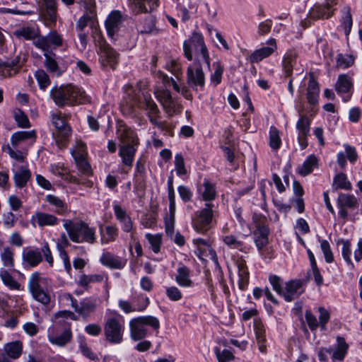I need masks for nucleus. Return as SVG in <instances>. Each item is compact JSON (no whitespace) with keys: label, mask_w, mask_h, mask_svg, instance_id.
Listing matches in <instances>:
<instances>
[{"label":"nucleus","mask_w":362,"mask_h":362,"mask_svg":"<svg viewBox=\"0 0 362 362\" xmlns=\"http://www.w3.org/2000/svg\"><path fill=\"white\" fill-rule=\"evenodd\" d=\"M49 97L59 107L87 104L91 100L82 88L71 84L53 86Z\"/></svg>","instance_id":"nucleus-1"},{"label":"nucleus","mask_w":362,"mask_h":362,"mask_svg":"<svg viewBox=\"0 0 362 362\" xmlns=\"http://www.w3.org/2000/svg\"><path fill=\"white\" fill-rule=\"evenodd\" d=\"M117 134L120 142L119 147V156L122 163L131 168L136 152L139 145V139L137 134L123 123L118 125Z\"/></svg>","instance_id":"nucleus-2"},{"label":"nucleus","mask_w":362,"mask_h":362,"mask_svg":"<svg viewBox=\"0 0 362 362\" xmlns=\"http://www.w3.org/2000/svg\"><path fill=\"white\" fill-rule=\"evenodd\" d=\"M64 227L70 239L74 243L94 244L96 242L95 229L83 221L73 222L65 220Z\"/></svg>","instance_id":"nucleus-3"},{"label":"nucleus","mask_w":362,"mask_h":362,"mask_svg":"<svg viewBox=\"0 0 362 362\" xmlns=\"http://www.w3.org/2000/svg\"><path fill=\"white\" fill-rule=\"evenodd\" d=\"M194 54L199 55L201 60L210 67V57L208 49L205 45L203 35L194 32L192 36L183 43V51L185 57L189 60H192V50Z\"/></svg>","instance_id":"nucleus-4"},{"label":"nucleus","mask_w":362,"mask_h":362,"mask_svg":"<svg viewBox=\"0 0 362 362\" xmlns=\"http://www.w3.org/2000/svg\"><path fill=\"white\" fill-rule=\"evenodd\" d=\"M124 323L123 317L117 312L106 316L104 324L105 339L111 344H118L123 341Z\"/></svg>","instance_id":"nucleus-5"},{"label":"nucleus","mask_w":362,"mask_h":362,"mask_svg":"<svg viewBox=\"0 0 362 362\" xmlns=\"http://www.w3.org/2000/svg\"><path fill=\"white\" fill-rule=\"evenodd\" d=\"M146 326L157 330L160 327V322L157 317L151 315L140 316L132 319L129 321L132 339L138 341L145 338L148 333Z\"/></svg>","instance_id":"nucleus-6"},{"label":"nucleus","mask_w":362,"mask_h":362,"mask_svg":"<svg viewBox=\"0 0 362 362\" xmlns=\"http://www.w3.org/2000/svg\"><path fill=\"white\" fill-rule=\"evenodd\" d=\"M47 338L52 344L65 346L73 338L70 323L66 324L64 320H59L48 329Z\"/></svg>","instance_id":"nucleus-7"},{"label":"nucleus","mask_w":362,"mask_h":362,"mask_svg":"<svg viewBox=\"0 0 362 362\" xmlns=\"http://www.w3.org/2000/svg\"><path fill=\"white\" fill-rule=\"evenodd\" d=\"M202 62L199 55H196L194 62L187 69V83L193 90H202L205 86V74L202 69Z\"/></svg>","instance_id":"nucleus-8"},{"label":"nucleus","mask_w":362,"mask_h":362,"mask_svg":"<svg viewBox=\"0 0 362 362\" xmlns=\"http://www.w3.org/2000/svg\"><path fill=\"white\" fill-rule=\"evenodd\" d=\"M213 207L214 204L206 203L204 208L194 214L192 225L197 233H204L209 230L214 216Z\"/></svg>","instance_id":"nucleus-9"},{"label":"nucleus","mask_w":362,"mask_h":362,"mask_svg":"<svg viewBox=\"0 0 362 362\" xmlns=\"http://www.w3.org/2000/svg\"><path fill=\"white\" fill-rule=\"evenodd\" d=\"M320 85L315 79L313 73L309 74V81L306 88V100L310 106L308 113L314 116L317 112V107L319 103Z\"/></svg>","instance_id":"nucleus-10"},{"label":"nucleus","mask_w":362,"mask_h":362,"mask_svg":"<svg viewBox=\"0 0 362 362\" xmlns=\"http://www.w3.org/2000/svg\"><path fill=\"white\" fill-rule=\"evenodd\" d=\"M99 62L103 69H116L119 62V54L109 45L101 43L99 47Z\"/></svg>","instance_id":"nucleus-11"},{"label":"nucleus","mask_w":362,"mask_h":362,"mask_svg":"<svg viewBox=\"0 0 362 362\" xmlns=\"http://www.w3.org/2000/svg\"><path fill=\"white\" fill-rule=\"evenodd\" d=\"M63 298L66 300H70L71 307L85 319L89 317L96 309V302L92 298H84L78 305L77 300L70 293H64Z\"/></svg>","instance_id":"nucleus-12"},{"label":"nucleus","mask_w":362,"mask_h":362,"mask_svg":"<svg viewBox=\"0 0 362 362\" xmlns=\"http://www.w3.org/2000/svg\"><path fill=\"white\" fill-rule=\"evenodd\" d=\"M52 123L57 129L56 142L59 146H64L66 140L71 134V128L66 123L65 119L62 116V113H52L51 115Z\"/></svg>","instance_id":"nucleus-13"},{"label":"nucleus","mask_w":362,"mask_h":362,"mask_svg":"<svg viewBox=\"0 0 362 362\" xmlns=\"http://www.w3.org/2000/svg\"><path fill=\"white\" fill-rule=\"evenodd\" d=\"M40 274L38 272L33 273L28 281V288L33 297L43 305H47L50 302L49 295L45 291L40 284Z\"/></svg>","instance_id":"nucleus-14"},{"label":"nucleus","mask_w":362,"mask_h":362,"mask_svg":"<svg viewBox=\"0 0 362 362\" xmlns=\"http://www.w3.org/2000/svg\"><path fill=\"white\" fill-rule=\"evenodd\" d=\"M144 109L150 122L154 126L163 129V123L158 121L160 117V112L150 95H144Z\"/></svg>","instance_id":"nucleus-15"},{"label":"nucleus","mask_w":362,"mask_h":362,"mask_svg":"<svg viewBox=\"0 0 362 362\" xmlns=\"http://www.w3.org/2000/svg\"><path fill=\"white\" fill-rule=\"evenodd\" d=\"M337 4V0H325L322 4H315L309 12V16L314 20L328 18L333 15V6Z\"/></svg>","instance_id":"nucleus-16"},{"label":"nucleus","mask_w":362,"mask_h":362,"mask_svg":"<svg viewBox=\"0 0 362 362\" xmlns=\"http://www.w3.org/2000/svg\"><path fill=\"white\" fill-rule=\"evenodd\" d=\"M335 90L341 95L344 102H348L351 98L354 83L351 77L346 74H340L335 83Z\"/></svg>","instance_id":"nucleus-17"},{"label":"nucleus","mask_w":362,"mask_h":362,"mask_svg":"<svg viewBox=\"0 0 362 362\" xmlns=\"http://www.w3.org/2000/svg\"><path fill=\"white\" fill-rule=\"evenodd\" d=\"M305 284L304 279H293L286 282L282 296L284 300L291 302L299 298L305 291Z\"/></svg>","instance_id":"nucleus-18"},{"label":"nucleus","mask_w":362,"mask_h":362,"mask_svg":"<svg viewBox=\"0 0 362 362\" xmlns=\"http://www.w3.org/2000/svg\"><path fill=\"white\" fill-rule=\"evenodd\" d=\"M62 35L56 30H52L47 35L40 36L34 40L33 44L36 47L49 52L48 49L51 46L59 47L62 45Z\"/></svg>","instance_id":"nucleus-19"},{"label":"nucleus","mask_w":362,"mask_h":362,"mask_svg":"<svg viewBox=\"0 0 362 362\" xmlns=\"http://www.w3.org/2000/svg\"><path fill=\"white\" fill-rule=\"evenodd\" d=\"M267 47H263L254 51L250 56L251 63H258L265 58L271 56L276 49L277 45L274 38H270L267 41Z\"/></svg>","instance_id":"nucleus-20"},{"label":"nucleus","mask_w":362,"mask_h":362,"mask_svg":"<svg viewBox=\"0 0 362 362\" xmlns=\"http://www.w3.org/2000/svg\"><path fill=\"white\" fill-rule=\"evenodd\" d=\"M100 262L112 269H122L125 267L127 260L110 252L104 251L100 258Z\"/></svg>","instance_id":"nucleus-21"},{"label":"nucleus","mask_w":362,"mask_h":362,"mask_svg":"<svg viewBox=\"0 0 362 362\" xmlns=\"http://www.w3.org/2000/svg\"><path fill=\"white\" fill-rule=\"evenodd\" d=\"M58 218L53 214L45 212L37 211L30 218L32 226L35 228L37 225L40 228L53 226L58 223Z\"/></svg>","instance_id":"nucleus-22"},{"label":"nucleus","mask_w":362,"mask_h":362,"mask_svg":"<svg viewBox=\"0 0 362 362\" xmlns=\"http://www.w3.org/2000/svg\"><path fill=\"white\" fill-rule=\"evenodd\" d=\"M298 54L294 49H288L283 57L281 66L285 77H291L293 69L296 64Z\"/></svg>","instance_id":"nucleus-23"},{"label":"nucleus","mask_w":362,"mask_h":362,"mask_svg":"<svg viewBox=\"0 0 362 362\" xmlns=\"http://www.w3.org/2000/svg\"><path fill=\"white\" fill-rule=\"evenodd\" d=\"M13 180L16 187H25L31 178V172L27 165L18 166L16 169H12Z\"/></svg>","instance_id":"nucleus-24"},{"label":"nucleus","mask_w":362,"mask_h":362,"mask_svg":"<svg viewBox=\"0 0 362 362\" xmlns=\"http://www.w3.org/2000/svg\"><path fill=\"white\" fill-rule=\"evenodd\" d=\"M135 14L151 12L158 6V0H129Z\"/></svg>","instance_id":"nucleus-25"},{"label":"nucleus","mask_w":362,"mask_h":362,"mask_svg":"<svg viewBox=\"0 0 362 362\" xmlns=\"http://www.w3.org/2000/svg\"><path fill=\"white\" fill-rule=\"evenodd\" d=\"M235 264L238 268V288L244 291L248 286L250 278L246 262L243 258H239L237 259Z\"/></svg>","instance_id":"nucleus-26"},{"label":"nucleus","mask_w":362,"mask_h":362,"mask_svg":"<svg viewBox=\"0 0 362 362\" xmlns=\"http://www.w3.org/2000/svg\"><path fill=\"white\" fill-rule=\"evenodd\" d=\"M105 278V282H107L108 277L107 276H105L102 274H81L76 283L78 286L83 288L85 290H88L90 288V284L92 283L102 282L104 281Z\"/></svg>","instance_id":"nucleus-27"},{"label":"nucleus","mask_w":362,"mask_h":362,"mask_svg":"<svg viewBox=\"0 0 362 362\" xmlns=\"http://www.w3.org/2000/svg\"><path fill=\"white\" fill-rule=\"evenodd\" d=\"M23 261L30 267H36L42 261V256L38 248H25L23 251Z\"/></svg>","instance_id":"nucleus-28"},{"label":"nucleus","mask_w":362,"mask_h":362,"mask_svg":"<svg viewBox=\"0 0 362 362\" xmlns=\"http://www.w3.org/2000/svg\"><path fill=\"white\" fill-rule=\"evenodd\" d=\"M197 190L204 201L210 202L216 197V186L208 179L204 180L203 183L198 186Z\"/></svg>","instance_id":"nucleus-29"},{"label":"nucleus","mask_w":362,"mask_h":362,"mask_svg":"<svg viewBox=\"0 0 362 362\" xmlns=\"http://www.w3.org/2000/svg\"><path fill=\"white\" fill-rule=\"evenodd\" d=\"M121 14L119 11H112L105 21L107 33L110 37H113L119 30L121 24Z\"/></svg>","instance_id":"nucleus-30"},{"label":"nucleus","mask_w":362,"mask_h":362,"mask_svg":"<svg viewBox=\"0 0 362 362\" xmlns=\"http://www.w3.org/2000/svg\"><path fill=\"white\" fill-rule=\"evenodd\" d=\"M175 280L182 288H190L194 285V282L190 279V270L184 265L177 268Z\"/></svg>","instance_id":"nucleus-31"},{"label":"nucleus","mask_w":362,"mask_h":362,"mask_svg":"<svg viewBox=\"0 0 362 362\" xmlns=\"http://www.w3.org/2000/svg\"><path fill=\"white\" fill-rule=\"evenodd\" d=\"M45 201L52 206L51 210L59 215H64L68 211L66 202L54 194H47Z\"/></svg>","instance_id":"nucleus-32"},{"label":"nucleus","mask_w":362,"mask_h":362,"mask_svg":"<svg viewBox=\"0 0 362 362\" xmlns=\"http://www.w3.org/2000/svg\"><path fill=\"white\" fill-rule=\"evenodd\" d=\"M137 30L141 34H157L155 18L149 15L141 21L136 25Z\"/></svg>","instance_id":"nucleus-33"},{"label":"nucleus","mask_w":362,"mask_h":362,"mask_svg":"<svg viewBox=\"0 0 362 362\" xmlns=\"http://www.w3.org/2000/svg\"><path fill=\"white\" fill-rule=\"evenodd\" d=\"M36 134L34 130L32 131H19L13 133L11 136V144L13 148L18 146L26 140L32 139L35 141Z\"/></svg>","instance_id":"nucleus-34"},{"label":"nucleus","mask_w":362,"mask_h":362,"mask_svg":"<svg viewBox=\"0 0 362 362\" xmlns=\"http://www.w3.org/2000/svg\"><path fill=\"white\" fill-rule=\"evenodd\" d=\"M222 240L224 244L230 249H236L244 253H247L250 250V247L248 245L238 240L237 237L233 235H224L222 237Z\"/></svg>","instance_id":"nucleus-35"},{"label":"nucleus","mask_w":362,"mask_h":362,"mask_svg":"<svg viewBox=\"0 0 362 362\" xmlns=\"http://www.w3.org/2000/svg\"><path fill=\"white\" fill-rule=\"evenodd\" d=\"M349 344L346 342L345 339L338 336L337 337V345L335 350H332V358L337 361H343L347 354Z\"/></svg>","instance_id":"nucleus-36"},{"label":"nucleus","mask_w":362,"mask_h":362,"mask_svg":"<svg viewBox=\"0 0 362 362\" xmlns=\"http://www.w3.org/2000/svg\"><path fill=\"white\" fill-rule=\"evenodd\" d=\"M358 199L353 194H340L337 199V206L339 207L349 208L356 209L358 207Z\"/></svg>","instance_id":"nucleus-37"},{"label":"nucleus","mask_w":362,"mask_h":362,"mask_svg":"<svg viewBox=\"0 0 362 362\" xmlns=\"http://www.w3.org/2000/svg\"><path fill=\"white\" fill-rule=\"evenodd\" d=\"M317 158L314 154L310 155L303 163L298 168V174L304 177L308 175L317 165Z\"/></svg>","instance_id":"nucleus-38"},{"label":"nucleus","mask_w":362,"mask_h":362,"mask_svg":"<svg viewBox=\"0 0 362 362\" xmlns=\"http://www.w3.org/2000/svg\"><path fill=\"white\" fill-rule=\"evenodd\" d=\"M269 228H262L261 230H255L254 231L255 236V245L257 247L259 252L262 253V249L268 244L269 243Z\"/></svg>","instance_id":"nucleus-39"},{"label":"nucleus","mask_w":362,"mask_h":362,"mask_svg":"<svg viewBox=\"0 0 362 362\" xmlns=\"http://www.w3.org/2000/svg\"><path fill=\"white\" fill-rule=\"evenodd\" d=\"M23 350V344L19 341L8 343L4 346L6 356L9 358L16 359L20 357Z\"/></svg>","instance_id":"nucleus-40"},{"label":"nucleus","mask_w":362,"mask_h":362,"mask_svg":"<svg viewBox=\"0 0 362 362\" xmlns=\"http://www.w3.org/2000/svg\"><path fill=\"white\" fill-rule=\"evenodd\" d=\"M44 56L45 57L44 64L47 71L58 76L60 75L61 71L55 58L56 55L52 52H45Z\"/></svg>","instance_id":"nucleus-41"},{"label":"nucleus","mask_w":362,"mask_h":362,"mask_svg":"<svg viewBox=\"0 0 362 362\" xmlns=\"http://www.w3.org/2000/svg\"><path fill=\"white\" fill-rule=\"evenodd\" d=\"M0 277L3 283L11 290H18L21 284L14 279L11 274L4 269L0 271Z\"/></svg>","instance_id":"nucleus-42"},{"label":"nucleus","mask_w":362,"mask_h":362,"mask_svg":"<svg viewBox=\"0 0 362 362\" xmlns=\"http://www.w3.org/2000/svg\"><path fill=\"white\" fill-rule=\"evenodd\" d=\"M144 305L143 306H139L138 308L134 307L130 302L124 300H120L118 305L119 308L123 310L125 313H130L135 311H143L148 305L149 299L148 298H144Z\"/></svg>","instance_id":"nucleus-43"},{"label":"nucleus","mask_w":362,"mask_h":362,"mask_svg":"<svg viewBox=\"0 0 362 362\" xmlns=\"http://www.w3.org/2000/svg\"><path fill=\"white\" fill-rule=\"evenodd\" d=\"M79 349L85 357L92 361H98V358L95 354L88 347L86 339L83 336L78 337Z\"/></svg>","instance_id":"nucleus-44"},{"label":"nucleus","mask_w":362,"mask_h":362,"mask_svg":"<svg viewBox=\"0 0 362 362\" xmlns=\"http://www.w3.org/2000/svg\"><path fill=\"white\" fill-rule=\"evenodd\" d=\"M0 256L4 267L10 269L14 267V252L12 248L4 247Z\"/></svg>","instance_id":"nucleus-45"},{"label":"nucleus","mask_w":362,"mask_h":362,"mask_svg":"<svg viewBox=\"0 0 362 362\" xmlns=\"http://www.w3.org/2000/svg\"><path fill=\"white\" fill-rule=\"evenodd\" d=\"M337 245H341V255L345 260V262L351 265L352 267L354 264L351 262V243L348 240L341 239L337 242Z\"/></svg>","instance_id":"nucleus-46"},{"label":"nucleus","mask_w":362,"mask_h":362,"mask_svg":"<svg viewBox=\"0 0 362 362\" xmlns=\"http://www.w3.org/2000/svg\"><path fill=\"white\" fill-rule=\"evenodd\" d=\"M343 13L344 14L341 20V25L344 29V34L346 35H349L353 24L349 8H344Z\"/></svg>","instance_id":"nucleus-47"},{"label":"nucleus","mask_w":362,"mask_h":362,"mask_svg":"<svg viewBox=\"0 0 362 362\" xmlns=\"http://www.w3.org/2000/svg\"><path fill=\"white\" fill-rule=\"evenodd\" d=\"M13 34L18 38H23L27 40L35 39L37 36L35 29L30 27L20 28L16 30Z\"/></svg>","instance_id":"nucleus-48"},{"label":"nucleus","mask_w":362,"mask_h":362,"mask_svg":"<svg viewBox=\"0 0 362 362\" xmlns=\"http://www.w3.org/2000/svg\"><path fill=\"white\" fill-rule=\"evenodd\" d=\"M296 129L298 134L309 135L310 129V120L305 115H300L296 123Z\"/></svg>","instance_id":"nucleus-49"},{"label":"nucleus","mask_w":362,"mask_h":362,"mask_svg":"<svg viewBox=\"0 0 362 362\" xmlns=\"http://www.w3.org/2000/svg\"><path fill=\"white\" fill-rule=\"evenodd\" d=\"M175 215V211H169V213L164 218L165 233L171 238L174 234Z\"/></svg>","instance_id":"nucleus-50"},{"label":"nucleus","mask_w":362,"mask_h":362,"mask_svg":"<svg viewBox=\"0 0 362 362\" xmlns=\"http://www.w3.org/2000/svg\"><path fill=\"white\" fill-rule=\"evenodd\" d=\"M214 71L211 74L210 80L215 86L221 83L222 76L224 71V67L220 62H216L213 64Z\"/></svg>","instance_id":"nucleus-51"},{"label":"nucleus","mask_w":362,"mask_h":362,"mask_svg":"<svg viewBox=\"0 0 362 362\" xmlns=\"http://www.w3.org/2000/svg\"><path fill=\"white\" fill-rule=\"evenodd\" d=\"M57 6H45V25L52 27L55 25L57 18Z\"/></svg>","instance_id":"nucleus-52"},{"label":"nucleus","mask_w":362,"mask_h":362,"mask_svg":"<svg viewBox=\"0 0 362 362\" xmlns=\"http://www.w3.org/2000/svg\"><path fill=\"white\" fill-rule=\"evenodd\" d=\"M337 67L339 69H346L354 63V58L352 55L339 54L336 59Z\"/></svg>","instance_id":"nucleus-53"},{"label":"nucleus","mask_w":362,"mask_h":362,"mask_svg":"<svg viewBox=\"0 0 362 362\" xmlns=\"http://www.w3.org/2000/svg\"><path fill=\"white\" fill-rule=\"evenodd\" d=\"M72 154L74 157L78 170L83 174L89 175L90 173V166L88 161L85 159L83 155H75L74 153H72Z\"/></svg>","instance_id":"nucleus-54"},{"label":"nucleus","mask_w":362,"mask_h":362,"mask_svg":"<svg viewBox=\"0 0 362 362\" xmlns=\"http://www.w3.org/2000/svg\"><path fill=\"white\" fill-rule=\"evenodd\" d=\"M35 77L41 90H45L51 83L47 74L42 69H39L35 73Z\"/></svg>","instance_id":"nucleus-55"},{"label":"nucleus","mask_w":362,"mask_h":362,"mask_svg":"<svg viewBox=\"0 0 362 362\" xmlns=\"http://www.w3.org/2000/svg\"><path fill=\"white\" fill-rule=\"evenodd\" d=\"M105 231L107 236L103 235L101 237V244H108L110 242H113L116 240L118 236V229L115 226H107L105 227Z\"/></svg>","instance_id":"nucleus-56"},{"label":"nucleus","mask_w":362,"mask_h":362,"mask_svg":"<svg viewBox=\"0 0 362 362\" xmlns=\"http://www.w3.org/2000/svg\"><path fill=\"white\" fill-rule=\"evenodd\" d=\"M281 144L279 130L271 127L269 130V146L273 150H278Z\"/></svg>","instance_id":"nucleus-57"},{"label":"nucleus","mask_w":362,"mask_h":362,"mask_svg":"<svg viewBox=\"0 0 362 362\" xmlns=\"http://www.w3.org/2000/svg\"><path fill=\"white\" fill-rule=\"evenodd\" d=\"M146 238L151 245V247L153 252L158 253L160 250L162 243V236L160 234L152 235L151 233L146 234Z\"/></svg>","instance_id":"nucleus-58"},{"label":"nucleus","mask_w":362,"mask_h":362,"mask_svg":"<svg viewBox=\"0 0 362 362\" xmlns=\"http://www.w3.org/2000/svg\"><path fill=\"white\" fill-rule=\"evenodd\" d=\"M14 119L21 128H28L30 126L28 116L21 110L14 112Z\"/></svg>","instance_id":"nucleus-59"},{"label":"nucleus","mask_w":362,"mask_h":362,"mask_svg":"<svg viewBox=\"0 0 362 362\" xmlns=\"http://www.w3.org/2000/svg\"><path fill=\"white\" fill-rule=\"evenodd\" d=\"M57 249L59 252V255L60 258L62 259L64 269L68 274H70L71 271V265L69 261V255L66 251L64 250V246L62 244H57Z\"/></svg>","instance_id":"nucleus-60"},{"label":"nucleus","mask_w":362,"mask_h":362,"mask_svg":"<svg viewBox=\"0 0 362 362\" xmlns=\"http://www.w3.org/2000/svg\"><path fill=\"white\" fill-rule=\"evenodd\" d=\"M334 184L340 189H350L351 188V185L347 180L346 175L342 173L335 175L334 177Z\"/></svg>","instance_id":"nucleus-61"},{"label":"nucleus","mask_w":362,"mask_h":362,"mask_svg":"<svg viewBox=\"0 0 362 362\" xmlns=\"http://www.w3.org/2000/svg\"><path fill=\"white\" fill-rule=\"evenodd\" d=\"M320 248L323 252L325 259L327 263L334 262V255L331 250L330 245L326 240L320 241Z\"/></svg>","instance_id":"nucleus-62"},{"label":"nucleus","mask_w":362,"mask_h":362,"mask_svg":"<svg viewBox=\"0 0 362 362\" xmlns=\"http://www.w3.org/2000/svg\"><path fill=\"white\" fill-rule=\"evenodd\" d=\"M215 354L218 362H229L233 361L235 358L233 353L228 349H223L221 351L219 348L216 347L215 349Z\"/></svg>","instance_id":"nucleus-63"},{"label":"nucleus","mask_w":362,"mask_h":362,"mask_svg":"<svg viewBox=\"0 0 362 362\" xmlns=\"http://www.w3.org/2000/svg\"><path fill=\"white\" fill-rule=\"evenodd\" d=\"M167 297L172 301H178L182 298L180 290L175 286L167 287L165 289Z\"/></svg>","instance_id":"nucleus-64"}]
</instances>
